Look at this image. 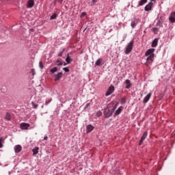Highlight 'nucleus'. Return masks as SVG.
Returning a JSON list of instances; mask_svg holds the SVG:
<instances>
[{"label":"nucleus","mask_w":175,"mask_h":175,"mask_svg":"<svg viewBox=\"0 0 175 175\" xmlns=\"http://www.w3.org/2000/svg\"><path fill=\"white\" fill-rule=\"evenodd\" d=\"M151 98V93H148L146 97L144 98V103H147L150 100V98Z\"/></svg>","instance_id":"nucleus-15"},{"label":"nucleus","mask_w":175,"mask_h":175,"mask_svg":"<svg viewBox=\"0 0 175 175\" xmlns=\"http://www.w3.org/2000/svg\"><path fill=\"white\" fill-rule=\"evenodd\" d=\"M99 0H92V1H90L88 3V4L90 5V6H94V5H95V3H96V2H98Z\"/></svg>","instance_id":"nucleus-21"},{"label":"nucleus","mask_w":175,"mask_h":175,"mask_svg":"<svg viewBox=\"0 0 175 175\" xmlns=\"http://www.w3.org/2000/svg\"><path fill=\"white\" fill-rule=\"evenodd\" d=\"M51 102V99L49 100V101H46L45 105H49Z\"/></svg>","instance_id":"nucleus-35"},{"label":"nucleus","mask_w":175,"mask_h":175,"mask_svg":"<svg viewBox=\"0 0 175 175\" xmlns=\"http://www.w3.org/2000/svg\"><path fill=\"white\" fill-rule=\"evenodd\" d=\"M90 106V103L86 104L85 107H88Z\"/></svg>","instance_id":"nucleus-39"},{"label":"nucleus","mask_w":175,"mask_h":175,"mask_svg":"<svg viewBox=\"0 0 175 175\" xmlns=\"http://www.w3.org/2000/svg\"><path fill=\"white\" fill-rule=\"evenodd\" d=\"M148 0H140L138 3V6H143V5H146Z\"/></svg>","instance_id":"nucleus-17"},{"label":"nucleus","mask_w":175,"mask_h":175,"mask_svg":"<svg viewBox=\"0 0 175 175\" xmlns=\"http://www.w3.org/2000/svg\"><path fill=\"white\" fill-rule=\"evenodd\" d=\"M169 20L170 23H175V12L171 13Z\"/></svg>","instance_id":"nucleus-13"},{"label":"nucleus","mask_w":175,"mask_h":175,"mask_svg":"<svg viewBox=\"0 0 175 175\" xmlns=\"http://www.w3.org/2000/svg\"><path fill=\"white\" fill-rule=\"evenodd\" d=\"M154 5V3L152 2H150L148 5H146L144 8L145 12H150L151 9H152V6Z\"/></svg>","instance_id":"nucleus-6"},{"label":"nucleus","mask_w":175,"mask_h":175,"mask_svg":"<svg viewBox=\"0 0 175 175\" xmlns=\"http://www.w3.org/2000/svg\"><path fill=\"white\" fill-rule=\"evenodd\" d=\"M133 49V41H131L125 47L124 53L125 54H129L132 49Z\"/></svg>","instance_id":"nucleus-2"},{"label":"nucleus","mask_w":175,"mask_h":175,"mask_svg":"<svg viewBox=\"0 0 175 175\" xmlns=\"http://www.w3.org/2000/svg\"><path fill=\"white\" fill-rule=\"evenodd\" d=\"M94 126L89 124L86 126V132L87 133H90V132H92V131H94Z\"/></svg>","instance_id":"nucleus-10"},{"label":"nucleus","mask_w":175,"mask_h":175,"mask_svg":"<svg viewBox=\"0 0 175 175\" xmlns=\"http://www.w3.org/2000/svg\"><path fill=\"white\" fill-rule=\"evenodd\" d=\"M33 5H35V1H33V0H29L27 7L29 8H33Z\"/></svg>","instance_id":"nucleus-12"},{"label":"nucleus","mask_w":175,"mask_h":175,"mask_svg":"<svg viewBox=\"0 0 175 175\" xmlns=\"http://www.w3.org/2000/svg\"><path fill=\"white\" fill-rule=\"evenodd\" d=\"M39 67L40 69H43L44 66H43V64H42V62H39Z\"/></svg>","instance_id":"nucleus-32"},{"label":"nucleus","mask_w":175,"mask_h":175,"mask_svg":"<svg viewBox=\"0 0 175 175\" xmlns=\"http://www.w3.org/2000/svg\"><path fill=\"white\" fill-rule=\"evenodd\" d=\"M122 109H121V107H119L115 112L116 116H118L121 113Z\"/></svg>","instance_id":"nucleus-26"},{"label":"nucleus","mask_w":175,"mask_h":175,"mask_svg":"<svg viewBox=\"0 0 175 175\" xmlns=\"http://www.w3.org/2000/svg\"><path fill=\"white\" fill-rule=\"evenodd\" d=\"M57 71H58V68H57V67H54L53 68H51L50 70V72L51 74L55 73V72H57Z\"/></svg>","instance_id":"nucleus-23"},{"label":"nucleus","mask_w":175,"mask_h":175,"mask_svg":"<svg viewBox=\"0 0 175 175\" xmlns=\"http://www.w3.org/2000/svg\"><path fill=\"white\" fill-rule=\"evenodd\" d=\"M21 150H23V147H21V146L20 145H16L15 147H14V151L16 153H18L21 151Z\"/></svg>","instance_id":"nucleus-16"},{"label":"nucleus","mask_w":175,"mask_h":175,"mask_svg":"<svg viewBox=\"0 0 175 175\" xmlns=\"http://www.w3.org/2000/svg\"><path fill=\"white\" fill-rule=\"evenodd\" d=\"M157 46H158V39L156 38L152 41V47H156Z\"/></svg>","instance_id":"nucleus-18"},{"label":"nucleus","mask_w":175,"mask_h":175,"mask_svg":"<svg viewBox=\"0 0 175 175\" xmlns=\"http://www.w3.org/2000/svg\"><path fill=\"white\" fill-rule=\"evenodd\" d=\"M57 14H53L52 16H51L50 20H55V18H57Z\"/></svg>","instance_id":"nucleus-28"},{"label":"nucleus","mask_w":175,"mask_h":175,"mask_svg":"<svg viewBox=\"0 0 175 175\" xmlns=\"http://www.w3.org/2000/svg\"><path fill=\"white\" fill-rule=\"evenodd\" d=\"M70 61H72V59L69 57V55H68L66 58V62H67V64H70Z\"/></svg>","instance_id":"nucleus-29"},{"label":"nucleus","mask_w":175,"mask_h":175,"mask_svg":"<svg viewBox=\"0 0 175 175\" xmlns=\"http://www.w3.org/2000/svg\"><path fill=\"white\" fill-rule=\"evenodd\" d=\"M62 54H64V52L63 51H61L59 53V57H62Z\"/></svg>","instance_id":"nucleus-34"},{"label":"nucleus","mask_w":175,"mask_h":175,"mask_svg":"<svg viewBox=\"0 0 175 175\" xmlns=\"http://www.w3.org/2000/svg\"><path fill=\"white\" fill-rule=\"evenodd\" d=\"M64 0H56V2H59V3H62Z\"/></svg>","instance_id":"nucleus-36"},{"label":"nucleus","mask_w":175,"mask_h":175,"mask_svg":"<svg viewBox=\"0 0 175 175\" xmlns=\"http://www.w3.org/2000/svg\"><path fill=\"white\" fill-rule=\"evenodd\" d=\"M56 65L57 66H61L63 65V63H62V62H61V60L58 59L56 61Z\"/></svg>","instance_id":"nucleus-27"},{"label":"nucleus","mask_w":175,"mask_h":175,"mask_svg":"<svg viewBox=\"0 0 175 175\" xmlns=\"http://www.w3.org/2000/svg\"><path fill=\"white\" fill-rule=\"evenodd\" d=\"M33 155H36L39 152V147H36L33 149Z\"/></svg>","instance_id":"nucleus-20"},{"label":"nucleus","mask_w":175,"mask_h":175,"mask_svg":"<svg viewBox=\"0 0 175 175\" xmlns=\"http://www.w3.org/2000/svg\"><path fill=\"white\" fill-rule=\"evenodd\" d=\"M31 105L34 109H38V106H39L38 105L35 104L33 102H31Z\"/></svg>","instance_id":"nucleus-30"},{"label":"nucleus","mask_w":175,"mask_h":175,"mask_svg":"<svg viewBox=\"0 0 175 175\" xmlns=\"http://www.w3.org/2000/svg\"><path fill=\"white\" fill-rule=\"evenodd\" d=\"M139 22H140V20L139 19H135L133 21H132L131 24L132 28H135V27H136Z\"/></svg>","instance_id":"nucleus-11"},{"label":"nucleus","mask_w":175,"mask_h":175,"mask_svg":"<svg viewBox=\"0 0 175 175\" xmlns=\"http://www.w3.org/2000/svg\"><path fill=\"white\" fill-rule=\"evenodd\" d=\"M100 64H102V59H98L95 62L96 66H100Z\"/></svg>","instance_id":"nucleus-22"},{"label":"nucleus","mask_w":175,"mask_h":175,"mask_svg":"<svg viewBox=\"0 0 175 175\" xmlns=\"http://www.w3.org/2000/svg\"><path fill=\"white\" fill-rule=\"evenodd\" d=\"M116 103L114 102H111L109 104H108L107 109H109V110L115 111L116 110Z\"/></svg>","instance_id":"nucleus-7"},{"label":"nucleus","mask_w":175,"mask_h":175,"mask_svg":"<svg viewBox=\"0 0 175 175\" xmlns=\"http://www.w3.org/2000/svg\"><path fill=\"white\" fill-rule=\"evenodd\" d=\"M62 77V72H59L55 75V81H59Z\"/></svg>","instance_id":"nucleus-9"},{"label":"nucleus","mask_w":175,"mask_h":175,"mask_svg":"<svg viewBox=\"0 0 175 175\" xmlns=\"http://www.w3.org/2000/svg\"><path fill=\"white\" fill-rule=\"evenodd\" d=\"M125 84H126V88L127 90H129V88H130L131 87H132V83H131V81H130L129 79H126V80L125 81Z\"/></svg>","instance_id":"nucleus-14"},{"label":"nucleus","mask_w":175,"mask_h":175,"mask_svg":"<svg viewBox=\"0 0 175 175\" xmlns=\"http://www.w3.org/2000/svg\"><path fill=\"white\" fill-rule=\"evenodd\" d=\"M114 89L115 88H114L113 85L109 86L106 94H105V96H109L111 95L114 92Z\"/></svg>","instance_id":"nucleus-4"},{"label":"nucleus","mask_w":175,"mask_h":175,"mask_svg":"<svg viewBox=\"0 0 175 175\" xmlns=\"http://www.w3.org/2000/svg\"><path fill=\"white\" fill-rule=\"evenodd\" d=\"M85 14H86L85 12H82L81 13V17H83V16H85Z\"/></svg>","instance_id":"nucleus-37"},{"label":"nucleus","mask_w":175,"mask_h":175,"mask_svg":"<svg viewBox=\"0 0 175 175\" xmlns=\"http://www.w3.org/2000/svg\"><path fill=\"white\" fill-rule=\"evenodd\" d=\"M63 70H64V72H66V73H68L69 72V68L65 67V68H63Z\"/></svg>","instance_id":"nucleus-33"},{"label":"nucleus","mask_w":175,"mask_h":175,"mask_svg":"<svg viewBox=\"0 0 175 175\" xmlns=\"http://www.w3.org/2000/svg\"><path fill=\"white\" fill-rule=\"evenodd\" d=\"M113 113H114V111H112L109 108H105L104 110V115L106 117V118H109V117H111Z\"/></svg>","instance_id":"nucleus-3"},{"label":"nucleus","mask_w":175,"mask_h":175,"mask_svg":"<svg viewBox=\"0 0 175 175\" xmlns=\"http://www.w3.org/2000/svg\"><path fill=\"white\" fill-rule=\"evenodd\" d=\"M47 139H48L47 136H45V137H44V140H47Z\"/></svg>","instance_id":"nucleus-38"},{"label":"nucleus","mask_w":175,"mask_h":175,"mask_svg":"<svg viewBox=\"0 0 175 175\" xmlns=\"http://www.w3.org/2000/svg\"><path fill=\"white\" fill-rule=\"evenodd\" d=\"M150 1L152 2V1H155V0H150Z\"/></svg>","instance_id":"nucleus-43"},{"label":"nucleus","mask_w":175,"mask_h":175,"mask_svg":"<svg viewBox=\"0 0 175 175\" xmlns=\"http://www.w3.org/2000/svg\"><path fill=\"white\" fill-rule=\"evenodd\" d=\"M120 103L122 105H124V103H126V97H123L121 99Z\"/></svg>","instance_id":"nucleus-25"},{"label":"nucleus","mask_w":175,"mask_h":175,"mask_svg":"<svg viewBox=\"0 0 175 175\" xmlns=\"http://www.w3.org/2000/svg\"><path fill=\"white\" fill-rule=\"evenodd\" d=\"M4 142H5V138L1 137L0 138V148H2V147H3V145L2 144V143H3Z\"/></svg>","instance_id":"nucleus-24"},{"label":"nucleus","mask_w":175,"mask_h":175,"mask_svg":"<svg viewBox=\"0 0 175 175\" xmlns=\"http://www.w3.org/2000/svg\"><path fill=\"white\" fill-rule=\"evenodd\" d=\"M66 63H65V64H64V66H66Z\"/></svg>","instance_id":"nucleus-42"},{"label":"nucleus","mask_w":175,"mask_h":175,"mask_svg":"<svg viewBox=\"0 0 175 175\" xmlns=\"http://www.w3.org/2000/svg\"><path fill=\"white\" fill-rule=\"evenodd\" d=\"M34 70H35L34 69H32L33 75H35V72H33Z\"/></svg>","instance_id":"nucleus-40"},{"label":"nucleus","mask_w":175,"mask_h":175,"mask_svg":"<svg viewBox=\"0 0 175 175\" xmlns=\"http://www.w3.org/2000/svg\"><path fill=\"white\" fill-rule=\"evenodd\" d=\"M96 116L97 117H100V116H102V112L100 111H97Z\"/></svg>","instance_id":"nucleus-31"},{"label":"nucleus","mask_w":175,"mask_h":175,"mask_svg":"<svg viewBox=\"0 0 175 175\" xmlns=\"http://www.w3.org/2000/svg\"><path fill=\"white\" fill-rule=\"evenodd\" d=\"M29 126H31V125L28 123L23 122V123L21 124V129L24 130V131L28 129Z\"/></svg>","instance_id":"nucleus-8"},{"label":"nucleus","mask_w":175,"mask_h":175,"mask_svg":"<svg viewBox=\"0 0 175 175\" xmlns=\"http://www.w3.org/2000/svg\"><path fill=\"white\" fill-rule=\"evenodd\" d=\"M5 120H7V121H10L12 120V116H10V113H7L5 116Z\"/></svg>","instance_id":"nucleus-19"},{"label":"nucleus","mask_w":175,"mask_h":175,"mask_svg":"<svg viewBox=\"0 0 175 175\" xmlns=\"http://www.w3.org/2000/svg\"><path fill=\"white\" fill-rule=\"evenodd\" d=\"M154 51H155L154 49H150L146 51L145 53V56L148 57L146 58V66H148V65H151V64L154 62Z\"/></svg>","instance_id":"nucleus-1"},{"label":"nucleus","mask_w":175,"mask_h":175,"mask_svg":"<svg viewBox=\"0 0 175 175\" xmlns=\"http://www.w3.org/2000/svg\"><path fill=\"white\" fill-rule=\"evenodd\" d=\"M155 29H157V28H152V31H155Z\"/></svg>","instance_id":"nucleus-41"},{"label":"nucleus","mask_w":175,"mask_h":175,"mask_svg":"<svg viewBox=\"0 0 175 175\" xmlns=\"http://www.w3.org/2000/svg\"><path fill=\"white\" fill-rule=\"evenodd\" d=\"M148 135V133H147V131L144 133L139 143V146H142V144H143V142H144V140H146V139L147 138Z\"/></svg>","instance_id":"nucleus-5"}]
</instances>
